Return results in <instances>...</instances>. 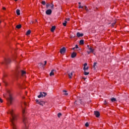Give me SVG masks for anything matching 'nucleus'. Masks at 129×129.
Listing matches in <instances>:
<instances>
[{
	"instance_id": "1",
	"label": "nucleus",
	"mask_w": 129,
	"mask_h": 129,
	"mask_svg": "<svg viewBox=\"0 0 129 129\" xmlns=\"http://www.w3.org/2000/svg\"><path fill=\"white\" fill-rule=\"evenodd\" d=\"M10 113L12 116L11 122L12 126L13 129H18V126L16 124V120L18 119V115L14 113V110H10Z\"/></svg>"
},
{
	"instance_id": "2",
	"label": "nucleus",
	"mask_w": 129,
	"mask_h": 129,
	"mask_svg": "<svg viewBox=\"0 0 129 129\" xmlns=\"http://www.w3.org/2000/svg\"><path fill=\"white\" fill-rule=\"evenodd\" d=\"M8 93L9 94V97L8 98V100L10 103V104H12L13 102V95L11 93V91H8Z\"/></svg>"
},
{
	"instance_id": "3",
	"label": "nucleus",
	"mask_w": 129,
	"mask_h": 129,
	"mask_svg": "<svg viewBox=\"0 0 129 129\" xmlns=\"http://www.w3.org/2000/svg\"><path fill=\"white\" fill-rule=\"evenodd\" d=\"M21 73V75L22 76H24L25 74H26V72L22 70H20V67H17V69H16V74H20V73Z\"/></svg>"
},
{
	"instance_id": "4",
	"label": "nucleus",
	"mask_w": 129,
	"mask_h": 129,
	"mask_svg": "<svg viewBox=\"0 0 129 129\" xmlns=\"http://www.w3.org/2000/svg\"><path fill=\"white\" fill-rule=\"evenodd\" d=\"M47 95V93L40 92V95L38 96V98H41V97H45Z\"/></svg>"
},
{
	"instance_id": "5",
	"label": "nucleus",
	"mask_w": 129,
	"mask_h": 129,
	"mask_svg": "<svg viewBox=\"0 0 129 129\" xmlns=\"http://www.w3.org/2000/svg\"><path fill=\"white\" fill-rule=\"evenodd\" d=\"M36 102H37V103L38 104H39L40 105H44V104H45V102L43 101H39V100L36 99Z\"/></svg>"
},
{
	"instance_id": "6",
	"label": "nucleus",
	"mask_w": 129,
	"mask_h": 129,
	"mask_svg": "<svg viewBox=\"0 0 129 129\" xmlns=\"http://www.w3.org/2000/svg\"><path fill=\"white\" fill-rule=\"evenodd\" d=\"M10 62L11 59H10V58L5 59L4 62V64H5V65H8V64H10Z\"/></svg>"
},
{
	"instance_id": "7",
	"label": "nucleus",
	"mask_w": 129,
	"mask_h": 129,
	"mask_svg": "<svg viewBox=\"0 0 129 129\" xmlns=\"http://www.w3.org/2000/svg\"><path fill=\"white\" fill-rule=\"evenodd\" d=\"M46 64H47V61H44V64H43L42 62H40L38 65L40 67H42L43 68H44V66H45V65H46Z\"/></svg>"
},
{
	"instance_id": "8",
	"label": "nucleus",
	"mask_w": 129,
	"mask_h": 129,
	"mask_svg": "<svg viewBox=\"0 0 129 129\" xmlns=\"http://www.w3.org/2000/svg\"><path fill=\"white\" fill-rule=\"evenodd\" d=\"M66 52V48L65 47H62L61 49L60 50V54H64Z\"/></svg>"
},
{
	"instance_id": "9",
	"label": "nucleus",
	"mask_w": 129,
	"mask_h": 129,
	"mask_svg": "<svg viewBox=\"0 0 129 129\" xmlns=\"http://www.w3.org/2000/svg\"><path fill=\"white\" fill-rule=\"evenodd\" d=\"M75 104H76V105H80V104H82V101H81V100L76 101L75 102Z\"/></svg>"
},
{
	"instance_id": "10",
	"label": "nucleus",
	"mask_w": 129,
	"mask_h": 129,
	"mask_svg": "<svg viewBox=\"0 0 129 129\" xmlns=\"http://www.w3.org/2000/svg\"><path fill=\"white\" fill-rule=\"evenodd\" d=\"M94 114L96 117H99V116L100 115V113H99V112L97 111H94Z\"/></svg>"
},
{
	"instance_id": "11",
	"label": "nucleus",
	"mask_w": 129,
	"mask_h": 129,
	"mask_svg": "<svg viewBox=\"0 0 129 129\" xmlns=\"http://www.w3.org/2000/svg\"><path fill=\"white\" fill-rule=\"evenodd\" d=\"M46 15H50L52 14V10L51 9H48L46 11Z\"/></svg>"
},
{
	"instance_id": "12",
	"label": "nucleus",
	"mask_w": 129,
	"mask_h": 129,
	"mask_svg": "<svg viewBox=\"0 0 129 129\" xmlns=\"http://www.w3.org/2000/svg\"><path fill=\"white\" fill-rule=\"evenodd\" d=\"M68 74L69 75V78L71 79V78H72V76H73V73H70V72L69 71L68 72Z\"/></svg>"
},
{
	"instance_id": "13",
	"label": "nucleus",
	"mask_w": 129,
	"mask_h": 129,
	"mask_svg": "<svg viewBox=\"0 0 129 129\" xmlns=\"http://www.w3.org/2000/svg\"><path fill=\"white\" fill-rule=\"evenodd\" d=\"M77 37H78V38H80V37H83V33H80V32H78L77 33Z\"/></svg>"
},
{
	"instance_id": "14",
	"label": "nucleus",
	"mask_w": 129,
	"mask_h": 129,
	"mask_svg": "<svg viewBox=\"0 0 129 129\" xmlns=\"http://www.w3.org/2000/svg\"><path fill=\"white\" fill-rule=\"evenodd\" d=\"M76 56H77V53H76V52H73L72 53V55H71L72 58H75V57H76Z\"/></svg>"
},
{
	"instance_id": "15",
	"label": "nucleus",
	"mask_w": 129,
	"mask_h": 129,
	"mask_svg": "<svg viewBox=\"0 0 129 129\" xmlns=\"http://www.w3.org/2000/svg\"><path fill=\"white\" fill-rule=\"evenodd\" d=\"M55 29H56V27L55 26H52L51 29V32H54Z\"/></svg>"
},
{
	"instance_id": "16",
	"label": "nucleus",
	"mask_w": 129,
	"mask_h": 129,
	"mask_svg": "<svg viewBox=\"0 0 129 129\" xmlns=\"http://www.w3.org/2000/svg\"><path fill=\"white\" fill-rule=\"evenodd\" d=\"M52 75H54V70H51V72L49 74L50 76H52Z\"/></svg>"
},
{
	"instance_id": "17",
	"label": "nucleus",
	"mask_w": 129,
	"mask_h": 129,
	"mask_svg": "<svg viewBox=\"0 0 129 129\" xmlns=\"http://www.w3.org/2000/svg\"><path fill=\"white\" fill-rule=\"evenodd\" d=\"M16 14L18 16H20V15H21V13H20V10L17 9L16 10Z\"/></svg>"
},
{
	"instance_id": "18",
	"label": "nucleus",
	"mask_w": 129,
	"mask_h": 129,
	"mask_svg": "<svg viewBox=\"0 0 129 129\" xmlns=\"http://www.w3.org/2000/svg\"><path fill=\"white\" fill-rule=\"evenodd\" d=\"M111 101H112V102H115V101H116V99L115 98H112L111 99Z\"/></svg>"
},
{
	"instance_id": "19",
	"label": "nucleus",
	"mask_w": 129,
	"mask_h": 129,
	"mask_svg": "<svg viewBox=\"0 0 129 129\" xmlns=\"http://www.w3.org/2000/svg\"><path fill=\"white\" fill-rule=\"evenodd\" d=\"M84 44V40H81L80 41V45H83Z\"/></svg>"
},
{
	"instance_id": "20",
	"label": "nucleus",
	"mask_w": 129,
	"mask_h": 129,
	"mask_svg": "<svg viewBox=\"0 0 129 129\" xmlns=\"http://www.w3.org/2000/svg\"><path fill=\"white\" fill-rule=\"evenodd\" d=\"M16 28H17V29H21V28H22V25L19 24V25H17V26H16Z\"/></svg>"
},
{
	"instance_id": "21",
	"label": "nucleus",
	"mask_w": 129,
	"mask_h": 129,
	"mask_svg": "<svg viewBox=\"0 0 129 129\" xmlns=\"http://www.w3.org/2000/svg\"><path fill=\"white\" fill-rule=\"evenodd\" d=\"M96 64H97V62H94V64H93V68H94V70H95V69H96Z\"/></svg>"
},
{
	"instance_id": "22",
	"label": "nucleus",
	"mask_w": 129,
	"mask_h": 129,
	"mask_svg": "<svg viewBox=\"0 0 129 129\" xmlns=\"http://www.w3.org/2000/svg\"><path fill=\"white\" fill-rule=\"evenodd\" d=\"M62 25L64 27H66V25H67V21H65L64 22L62 23Z\"/></svg>"
},
{
	"instance_id": "23",
	"label": "nucleus",
	"mask_w": 129,
	"mask_h": 129,
	"mask_svg": "<svg viewBox=\"0 0 129 129\" xmlns=\"http://www.w3.org/2000/svg\"><path fill=\"white\" fill-rule=\"evenodd\" d=\"M31 34V30H28L26 32V35L28 36V35H30Z\"/></svg>"
},
{
	"instance_id": "24",
	"label": "nucleus",
	"mask_w": 129,
	"mask_h": 129,
	"mask_svg": "<svg viewBox=\"0 0 129 129\" xmlns=\"http://www.w3.org/2000/svg\"><path fill=\"white\" fill-rule=\"evenodd\" d=\"M84 75L86 76V75H88L89 74V72H86L85 71H84Z\"/></svg>"
},
{
	"instance_id": "25",
	"label": "nucleus",
	"mask_w": 129,
	"mask_h": 129,
	"mask_svg": "<svg viewBox=\"0 0 129 129\" xmlns=\"http://www.w3.org/2000/svg\"><path fill=\"white\" fill-rule=\"evenodd\" d=\"M89 68L88 67H87V68L86 67H84V68H83V70L84 71H86V70H88V69H89Z\"/></svg>"
},
{
	"instance_id": "26",
	"label": "nucleus",
	"mask_w": 129,
	"mask_h": 129,
	"mask_svg": "<svg viewBox=\"0 0 129 129\" xmlns=\"http://www.w3.org/2000/svg\"><path fill=\"white\" fill-rule=\"evenodd\" d=\"M50 8H51V10H53V9H54V4H51Z\"/></svg>"
},
{
	"instance_id": "27",
	"label": "nucleus",
	"mask_w": 129,
	"mask_h": 129,
	"mask_svg": "<svg viewBox=\"0 0 129 129\" xmlns=\"http://www.w3.org/2000/svg\"><path fill=\"white\" fill-rule=\"evenodd\" d=\"M63 92H65V93L64 94V95H68V93H67V91L66 90H63Z\"/></svg>"
},
{
	"instance_id": "28",
	"label": "nucleus",
	"mask_w": 129,
	"mask_h": 129,
	"mask_svg": "<svg viewBox=\"0 0 129 129\" xmlns=\"http://www.w3.org/2000/svg\"><path fill=\"white\" fill-rule=\"evenodd\" d=\"M41 4H42V5H43V6H45V5H46V2H45V1H42Z\"/></svg>"
},
{
	"instance_id": "29",
	"label": "nucleus",
	"mask_w": 129,
	"mask_h": 129,
	"mask_svg": "<svg viewBox=\"0 0 129 129\" xmlns=\"http://www.w3.org/2000/svg\"><path fill=\"white\" fill-rule=\"evenodd\" d=\"M89 50H90V52H93V49L92 48H91V47H89Z\"/></svg>"
},
{
	"instance_id": "30",
	"label": "nucleus",
	"mask_w": 129,
	"mask_h": 129,
	"mask_svg": "<svg viewBox=\"0 0 129 129\" xmlns=\"http://www.w3.org/2000/svg\"><path fill=\"white\" fill-rule=\"evenodd\" d=\"M85 126H86L87 127H88V126H89V123H88V122H86L85 124Z\"/></svg>"
},
{
	"instance_id": "31",
	"label": "nucleus",
	"mask_w": 129,
	"mask_h": 129,
	"mask_svg": "<svg viewBox=\"0 0 129 129\" xmlns=\"http://www.w3.org/2000/svg\"><path fill=\"white\" fill-rule=\"evenodd\" d=\"M87 53L88 54V55H89V54H90V53H93V51H87Z\"/></svg>"
},
{
	"instance_id": "32",
	"label": "nucleus",
	"mask_w": 129,
	"mask_h": 129,
	"mask_svg": "<svg viewBox=\"0 0 129 129\" xmlns=\"http://www.w3.org/2000/svg\"><path fill=\"white\" fill-rule=\"evenodd\" d=\"M116 23V22H114V23H113L111 25L112 27H113L114 26V25H115V23Z\"/></svg>"
},
{
	"instance_id": "33",
	"label": "nucleus",
	"mask_w": 129,
	"mask_h": 129,
	"mask_svg": "<svg viewBox=\"0 0 129 129\" xmlns=\"http://www.w3.org/2000/svg\"><path fill=\"white\" fill-rule=\"evenodd\" d=\"M61 115H62V114L61 113H58V117H60V116H61Z\"/></svg>"
},
{
	"instance_id": "34",
	"label": "nucleus",
	"mask_w": 129,
	"mask_h": 129,
	"mask_svg": "<svg viewBox=\"0 0 129 129\" xmlns=\"http://www.w3.org/2000/svg\"><path fill=\"white\" fill-rule=\"evenodd\" d=\"M49 7H50V5L49 4H46V8H49Z\"/></svg>"
},
{
	"instance_id": "35",
	"label": "nucleus",
	"mask_w": 129,
	"mask_h": 129,
	"mask_svg": "<svg viewBox=\"0 0 129 129\" xmlns=\"http://www.w3.org/2000/svg\"><path fill=\"white\" fill-rule=\"evenodd\" d=\"M79 9H83V6H79Z\"/></svg>"
},
{
	"instance_id": "36",
	"label": "nucleus",
	"mask_w": 129,
	"mask_h": 129,
	"mask_svg": "<svg viewBox=\"0 0 129 129\" xmlns=\"http://www.w3.org/2000/svg\"><path fill=\"white\" fill-rule=\"evenodd\" d=\"M86 66H87V63H85L84 64V67H86Z\"/></svg>"
},
{
	"instance_id": "37",
	"label": "nucleus",
	"mask_w": 129,
	"mask_h": 129,
	"mask_svg": "<svg viewBox=\"0 0 129 129\" xmlns=\"http://www.w3.org/2000/svg\"><path fill=\"white\" fill-rule=\"evenodd\" d=\"M85 10H86V11H88V9H87V7L85 6Z\"/></svg>"
},
{
	"instance_id": "38",
	"label": "nucleus",
	"mask_w": 129,
	"mask_h": 129,
	"mask_svg": "<svg viewBox=\"0 0 129 129\" xmlns=\"http://www.w3.org/2000/svg\"><path fill=\"white\" fill-rule=\"evenodd\" d=\"M75 48H76V49H78V45H76V46H75Z\"/></svg>"
},
{
	"instance_id": "39",
	"label": "nucleus",
	"mask_w": 129,
	"mask_h": 129,
	"mask_svg": "<svg viewBox=\"0 0 129 129\" xmlns=\"http://www.w3.org/2000/svg\"><path fill=\"white\" fill-rule=\"evenodd\" d=\"M0 102L3 103V99L0 98Z\"/></svg>"
},
{
	"instance_id": "40",
	"label": "nucleus",
	"mask_w": 129,
	"mask_h": 129,
	"mask_svg": "<svg viewBox=\"0 0 129 129\" xmlns=\"http://www.w3.org/2000/svg\"><path fill=\"white\" fill-rule=\"evenodd\" d=\"M104 104H106L107 103L106 102V100H105L104 101Z\"/></svg>"
},
{
	"instance_id": "41",
	"label": "nucleus",
	"mask_w": 129,
	"mask_h": 129,
	"mask_svg": "<svg viewBox=\"0 0 129 129\" xmlns=\"http://www.w3.org/2000/svg\"><path fill=\"white\" fill-rule=\"evenodd\" d=\"M66 20H67V21H70V19L67 18V19H66Z\"/></svg>"
},
{
	"instance_id": "42",
	"label": "nucleus",
	"mask_w": 129,
	"mask_h": 129,
	"mask_svg": "<svg viewBox=\"0 0 129 129\" xmlns=\"http://www.w3.org/2000/svg\"><path fill=\"white\" fill-rule=\"evenodd\" d=\"M24 105H28V104H27V103L25 102L24 103Z\"/></svg>"
},
{
	"instance_id": "43",
	"label": "nucleus",
	"mask_w": 129,
	"mask_h": 129,
	"mask_svg": "<svg viewBox=\"0 0 129 129\" xmlns=\"http://www.w3.org/2000/svg\"><path fill=\"white\" fill-rule=\"evenodd\" d=\"M3 10H4V11L6 10V8L3 7Z\"/></svg>"
},
{
	"instance_id": "44",
	"label": "nucleus",
	"mask_w": 129,
	"mask_h": 129,
	"mask_svg": "<svg viewBox=\"0 0 129 129\" xmlns=\"http://www.w3.org/2000/svg\"><path fill=\"white\" fill-rule=\"evenodd\" d=\"M87 47L88 49H89V48H90V47H89V45H87Z\"/></svg>"
},
{
	"instance_id": "45",
	"label": "nucleus",
	"mask_w": 129,
	"mask_h": 129,
	"mask_svg": "<svg viewBox=\"0 0 129 129\" xmlns=\"http://www.w3.org/2000/svg\"><path fill=\"white\" fill-rule=\"evenodd\" d=\"M79 5H81V3L79 2Z\"/></svg>"
},
{
	"instance_id": "46",
	"label": "nucleus",
	"mask_w": 129,
	"mask_h": 129,
	"mask_svg": "<svg viewBox=\"0 0 129 129\" xmlns=\"http://www.w3.org/2000/svg\"><path fill=\"white\" fill-rule=\"evenodd\" d=\"M75 47H74L73 48V50H75Z\"/></svg>"
},
{
	"instance_id": "47",
	"label": "nucleus",
	"mask_w": 129,
	"mask_h": 129,
	"mask_svg": "<svg viewBox=\"0 0 129 129\" xmlns=\"http://www.w3.org/2000/svg\"><path fill=\"white\" fill-rule=\"evenodd\" d=\"M31 24H33V21H32V22H31Z\"/></svg>"
},
{
	"instance_id": "48",
	"label": "nucleus",
	"mask_w": 129,
	"mask_h": 129,
	"mask_svg": "<svg viewBox=\"0 0 129 129\" xmlns=\"http://www.w3.org/2000/svg\"><path fill=\"white\" fill-rule=\"evenodd\" d=\"M15 2H17L18 0H15Z\"/></svg>"
},
{
	"instance_id": "49",
	"label": "nucleus",
	"mask_w": 129,
	"mask_h": 129,
	"mask_svg": "<svg viewBox=\"0 0 129 129\" xmlns=\"http://www.w3.org/2000/svg\"><path fill=\"white\" fill-rule=\"evenodd\" d=\"M71 38H73V36H72Z\"/></svg>"
},
{
	"instance_id": "50",
	"label": "nucleus",
	"mask_w": 129,
	"mask_h": 129,
	"mask_svg": "<svg viewBox=\"0 0 129 129\" xmlns=\"http://www.w3.org/2000/svg\"><path fill=\"white\" fill-rule=\"evenodd\" d=\"M1 23H2V22H1V21H0V24H1Z\"/></svg>"
},
{
	"instance_id": "51",
	"label": "nucleus",
	"mask_w": 129,
	"mask_h": 129,
	"mask_svg": "<svg viewBox=\"0 0 129 129\" xmlns=\"http://www.w3.org/2000/svg\"><path fill=\"white\" fill-rule=\"evenodd\" d=\"M84 79L85 80L86 79H85V78H84Z\"/></svg>"
},
{
	"instance_id": "52",
	"label": "nucleus",
	"mask_w": 129,
	"mask_h": 129,
	"mask_svg": "<svg viewBox=\"0 0 129 129\" xmlns=\"http://www.w3.org/2000/svg\"><path fill=\"white\" fill-rule=\"evenodd\" d=\"M35 21H36V22H37V20H36Z\"/></svg>"
}]
</instances>
